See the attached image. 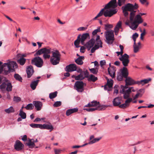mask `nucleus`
I'll list each match as a JSON object with an SVG mask.
<instances>
[{"instance_id":"nucleus-1","label":"nucleus","mask_w":154,"mask_h":154,"mask_svg":"<svg viewBox=\"0 0 154 154\" xmlns=\"http://www.w3.org/2000/svg\"><path fill=\"white\" fill-rule=\"evenodd\" d=\"M136 11H134L130 14L129 20L126 21L125 24L128 26L132 29L135 30L138 26L139 24L143 22L141 16L146 14L145 13H140L136 15Z\"/></svg>"},{"instance_id":"nucleus-2","label":"nucleus","mask_w":154,"mask_h":154,"mask_svg":"<svg viewBox=\"0 0 154 154\" xmlns=\"http://www.w3.org/2000/svg\"><path fill=\"white\" fill-rule=\"evenodd\" d=\"M51 53H52V56L50 58V61L51 63L53 65H56L59 63L60 60L61 55L58 50H54L51 48Z\"/></svg>"},{"instance_id":"nucleus-3","label":"nucleus","mask_w":154,"mask_h":154,"mask_svg":"<svg viewBox=\"0 0 154 154\" xmlns=\"http://www.w3.org/2000/svg\"><path fill=\"white\" fill-rule=\"evenodd\" d=\"M138 8V5L136 3L134 5L128 3L126 4L124 7H122V9L124 16L125 17H127L128 15V11L131 12L134 11V10H136Z\"/></svg>"},{"instance_id":"nucleus-4","label":"nucleus","mask_w":154,"mask_h":154,"mask_svg":"<svg viewBox=\"0 0 154 154\" xmlns=\"http://www.w3.org/2000/svg\"><path fill=\"white\" fill-rule=\"evenodd\" d=\"M3 66L5 67L7 66L8 68V70H6L5 68H4V71L5 75L11 72L14 71V69L18 67L16 62L13 61L4 63L3 64Z\"/></svg>"},{"instance_id":"nucleus-5","label":"nucleus","mask_w":154,"mask_h":154,"mask_svg":"<svg viewBox=\"0 0 154 154\" xmlns=\"http://www.w3.org/2000/svg\"><path fill=\"white\" fill-rule=\"evenodd\" d=\"M128 75V72L127 69L124 67L120 70V72L118 74L117 79L119 81L122 80L123 79H126Z\"/></svg>"},{"instance_id":"nucleus-6","label":"nucleus","mask_w":154,"mask_h":154,"mask_svg":"<svg viewBox=\"0 0 154 154\" xmlns=\"http://www.w3.org/2000/svg\"><path fill=\"white\" fill-rule=\"evenodd\" d=\"M122 90H121V93L123 94V97L124 99H126L130 97V94L131 92V89L133 88L132 87H130L128 89V87L125 85L124 86L122 85L121 86Z\"/></svg>"},{"instance_id":"nucleus-7","label":"nucleus","mask_w":154,"mask_h":154,"mask_svg":"<svg viewBox=\"0 0 154 154\" xmlns=\"http://www.w3.org/2000/svg\"><path fill=\"white\" fill-rule=\"evenodd\" d=\"M105 38L106 42L108 44H112L114 40V35L112 30L107 31L105 32Z\"/></svg>"},{"instance_id":"nucleus-8","label":"nucleus","mask_w":154,"mask_h":154,"mask_svg":"<svg viewBox=\"0 0 154 154\" xmlns=\"http://www.w3.org/2000/svg\"><path fill=\"white\" fill-rule=\"evenodd\" d=\"M31 63L38 67L41 68L43 65V61L40 57H36L32 60Z\"/></svg>"},{"instance_id":"nucleus-9","label":"nucleus","mask_w":154,"mask_h":154,"mask_svg":"<svg viewBox=\"0 0 154 154\" xmlns=\"http://www.w3.org/2000/svg\"><path fill=\"white\" fill-rule=\"evenodd\" d=\"M129 57L128 55L126 54H125L119 58L120 60L122 61V64L124 67L128 66L130 61Z\"/></svg>"},{"instance_id":"nucleus-10","label":"nucleus","mask_w":154,"mask_h":154,"mask_svg":"<svg viewBox=\"0 0 154 154\" xmlns=\"http://www.w3.org/2000/svg\"><path fill=\"white\" fill-rule=\"evenodd\" d=\"M117 11V9H107L104 11V15L105 17H110L116 14Z\"/></svg>"},{"instance_id":"nucleus-11","label":"nucleus","mask_w":154,"mask_h":154,"mask_svg":"<svg viewBox=\"0 0 154 154\" xmlns=\"http://www.w3.org/2000/svg\"><path fill=\"white\" fill-rule=\"evenodd\" d=\"M84 83L82 81H76L75 83L74 87L78 91L82 92L84 90Z\"/></svg>"},{"instance_id":"nucleus-12","label":"nucleus","mask_w":154,"mask_h":154,"mask_svg":"<svg viewBox=\"0 0 154 154\" xmlns=\"http://www.w3.org/2000/svg\"><path fill=\"white\" fill-rule=\"evenodd\" d=\"M117 6L116 0H111L105 6L104 8L107 9L112 8L115 9Z\"/></svg>"},{"instance_id":"nucleus-13","label":"nucleus","mask_w":154,"mask_h":154,"mask_svg":"<svg viewBox=\"0 0 154 154\" xmlns=\"http://www.w3.org/2000/svg\"><path fill=\"white\" fill-rule=\"evenodd\" d=\"M24 145L20 141L16 140L14 145V149L17 151H20L24 148Z\"/></svg>"},{"instance_id":"nucleus-14","label":"nucleus","mask_w":154,"mask_h":154,"mask_svg":"<svg viewBox=\"0 0 154 154\" xmlns=\"http://www.w3.org/2000/svg\"><path fill=\"white\" fill-rule=\"evenodd\" d=\"M76 65L75 64H71L65 67L66 71L69 72H72L77 70Z\"/></svg>"},{"instance_id":"nucleus-15","label":"nucleus","mask_w":154,"mask_h":154,"mask_svg":"<svg viewBox=\"0 0 154 154\" xmlns=\"http://www.w3.org/2000/svg\"><path fill=\"white\" fill-rule=\"evenodd\" d=\"M125 85H132L137 84V81H135L130 77H128L125 80Z\"/></svg>"},{"instance_id":"nucleus-16","label":"nucleus","mask_w":154,"mask_h":154,"mask_svg":"<svg viewBox=\"0 0 154 154\" xmlns=\"http://www.w3.org/2000/svg\"><path fill=\"white\" fill-rule=\"evenodd\" d=\"M32 103L37 111L41 110L43 105L41 102L38 101H34L32 102Z\"/></svg>"},{"instance_id":"nucleus-17","label":"nucleus","mask_w":154,"mask_h":154,"mask_svg":"<svg viewBox=\"0 0 154 154\" xmlns=\"http://www.w3.org/2000/svg\"><path fill=\"white\" fill-rule=\"evenodd\" d=\"M122 97H117L114 99L112 101L113 105L114 106H118L121 103Z\"/></svg>"},{"instance_id":"nucleus-18","label":"nucleus","mask_w":154,"mask_h":154,"mask_svg":"<svg viewBox=\"0 0 154 154\" xmlns=\"http://www.w3.org/2000/svg\"><path fill=\"white\" fill-rule=\"evenodd\" d=\"M95 40L94 38L91 39L85 45L84 44L88 50H89L90 49L92 48L94 44Z\"/></svg>"},{"instance_id":"nucleus-19","label":"nucleus","mask_w":154,"mask_h":154,"mask_svg":"<svg viewBox=\"0 0 154 154\" xmlns=\"http://www.w3.org/2000/svg\"><path fill=\"white\" fill-rule=\"evenodd\" d=\"M28 78L30 77L34 72L33 67L32 66H29L26 70Z\"/></svg>"},{"instance_id":"nucleus-20","label":"nucleus","mask_w":154,"mask_h":154,"mask_svg":"<svg viewBox=\"0 0 154 154\" xmlns=\"http://www.w3.org/2000/svg\"><path fill=\"white\" fill-rule=\"evenodd\" d=\"M80 38V42L82 45H84V42L87 38H89L90 37L89 34L88 33H85L81 35Z\"/></svg>"},{"instance_id":"nucleus-21","label":"nucleus","mask_w":154,"mask_h":154,"mask_svg":"<svg viewBox=\"0 0 154 154\" xmlns=\"http://www.w3.org/2000/svg\"><path fill=\"white\" fill-rule=\"evenodd\" d=\"M47 50H48V52H47L46 51L43 55V58L45 60L49 59L51 57V56L49 54L51 53V52H52L51 51V48L48 47Z\"/></svg>"},{"instance_id":"nucleus-22","label":"nucleus","mask_w":154,"mask_h":154,"mask_svg":"<svg viewBox=\"0 0 154 154\" xmlns=\"http://www.w3.org/2000/svg\"><path fill=\"white\" fill-rule=\"evenodd\" d=\"M109 74L112 78L115 77L116 70L113 67L108 68V69Z\"/></svg>"},{"instance_id":"nucleus-23","label":"nucleus","mask_w":154,"mask_h":154,"mask_svg":"<svg viewBox=\"0 0 154 154\" xmlns=\"http://www.w3.org/2000/svg\"><path fill=\"white\" fill-rule=\"evenodd\" d=\"M102 138V137H100L97 138H96L94 139L93 140L90 141L88 143H85L84 144L81 145V147H84V146L87 145L88 144H91L94 143L96 142L99 141L100 139H101Z\"/></svg>"},{"instance_id":"nucleus-24","label":"nucleus","mask_w":154,"mask_h":154,"mask_svg":"<svg viewBox=\"0 0 154 154\" xmlns=\"http://www.w3.org/2000/svg\"><path fill=\"white\" fill-rule=\"evenodd\" d=\"M95 45H96L97 47H99V48L102 47V42L100 40V36L99 35L97 36L96 39V44Z\"/></svg>"},{"instance_id":"nucleus-25","label":"nucleus","mask_w":154,"mask_h":154,"mask_svg":"<svg viewBox=\"0 0 154 154\" xmlns=\"http://www.w3.org/2000/svg\"><path fill=\"white\" fill-rule=\"evenodd\" d=\"M151 79L149 78L148 79H145L140 81H137V84L138 85H142L148 83L150 80Z\"/></svg>"},{"instance_id":"nucleus-26","label":"nucleus","mask_w":154,"mask_h":154,"mask_svg":"<svg viewBox=\"0 0 154 154\" xmlns=\"http://www.w3.org/2000/svg\"><path fill=\"white\" fill-rule=\"evenodd\" d=\"M78 110V109L77 108H74L68 109L66 112V115L67 116H68L71 114L77 112Z\"/></svg>"},{"instance_id":"nucleus-27","label":"nucleus","mask_w":154,"mask_h":154,"mask_svg":"<svg viewBox=\"0 0 154 154\" xmlns=\"http://www.w3.org/2000/svg\"><path fill=\"white\" fill-rule=\"evenodd\" d=\"M47 48L48 47L44 48L39 50L35 53L34 54V56H36L40 55L42 54H44L46 51L47 52H48V51H47L48 50H47Z\"/></svg>"},{"instance_id":"nucleus-28","label":"nucleus","mask_w":154,"mask_h":154,"mask_svg":"<svg viewBox=\"0 0 154 154\" xmlns=\"http://www.w3.org/2000/svg\"><path fill=\"white\" fill-rule=\"evenodd\" d=\"M85 57L83 56H79L76 60L75 62L78 64L82 65L83 64V62L82 61L84 59Z\"/></svg>"},{"instance_id":"nucleus-29","label":"nucleus","mask_w":154,"mask_h":154,"mask_svg":"<svg viewBox=\"0 0 154 154\" xmlns=\"http://www.w3.org/2000/svg\"><path fill=\"white\" fill-rule=\"evenodd\" d=\"M32 140L33 139H29L28 142L26 143V145L29 148H32L35 146V144L34 143Z\"/></svg>"},{"instance_id":"nucleus-30","label":"nucleus","mask_w":154,"mask_h":154,"mask_svg":"<svg viewBox=\"0 0 154 154\" xmlns=\"http://www.w3.org/2000/svg\"><path fill=\"white\" fill-rule=\"evenodd\" d=\"M41 129H47L48 130H53L54 128L53 126L51 125L47 124H41Z\"/></svg>"},{"instance_id":"nucleus-31","label":"nucleus","mask_w":154,"mask_h":154,"mask_svg":"<svg viewBox=\"0 0 154 154\" xmlns=\"http://www.w3.org/2000/svg\"><path fill=\"white\" fill-rule=\"evenodd\" d=\"M86 77L88 78V81L90 82H95L97 80V77L92 74L89 75V76H86Z\"/></svg>"},{"instance_id":"nucleus-32","label":"nucleus","mask_w":154,"mask_h":154,"mask_svg":"<svg viewBox=\"0 0 154 154\" xmlns=\"http://www.w3.org/2000/svg\"><path fill=\"white\" fill-rule=\"evenodd\" d=\"M39 81V80H37L36 81H33L31 83L30 85V86L33 90H34L35 89Z\"/></svg>"},{"instance_id":"nucleus-33","label":"nucleus","mask_w":154,"mask_h":154,"mask_svg":"<svg viewBox=\"0 0 154 154\" xmlns=\"http://www.w3.org/2000/svg\"><path fill=\"white\" fill-rule=\"evenodd\" d=\"M8 81L7 79L5 80V82H7V86L6 88V90L8 92L11 91L12 90V86L10 82H8Z\"/></svg>"},{"instance_id":"nucleus-34","label":"nucleus","mask_w":154,"mask_h":154,"mask_svg":"<svg viewBox=\"0 0 154 154\" xmlns=\"http://www.w3.org/2000/svg\"><path fill=\"white\" fill-rule=\"evenodd\" d=\"M81 36V34L79 35L77 37V39L76 40H75L74 42V45L77 48H78L80 47V46H79V44L80 43V42Z\"/></svg>"},{"instance_id":"nucleus-35","label":"nucleus","mask_w":154,"mask_h":154,"mask_svg":"<svg viewBox=\"0 0 154 154\" xmlns=\"http://www.w3.org/2000/svg\"><path fill=\"white\" fill-rule=\"evenodd\" d=\"M26 61V59L23 57H20L17 61V63L20 64V65L22 66H23L24 64Z\"/></svg>"},{"instance_id":"nucleus-36","label":"nucleus","mask_w":154,"mask_h":154,"mask_svg":"<svg viewBox=\"0 0 154 154\" xmlns=\"http://www.w3.org/2000/svg\"><path fill=\"white\" fill-rule=\"evenodd\" d=\"M113 82L112 80L110 81L108 80L107 85L104 86V89H106V88L107 87H108L109 88H112L113 85Z\"/></svg>"},{"instance_id":"nucleus-37","label":"nucleus","mask_w":154,"mask_h":154,"mask_svg":"<svg viewBox=\"0 0 154 154\" xmlns=\"http://www.w3.org/2000/svg\"><path fill=\"white\" fill-rule=\"evenodd\" d=\"M107 107V106L106 105H103L100 106L99 104L97 106L95 107V109H96V110H104Z\"/></svg>"},{"instance_id":"nucleus-38","label":"nucleus","mask_w":154,"mask_h":154,"mask_svg":"<svg viewBox=\"0 0 154 154\" xmlns=\"http://www.w3.org/2000/svg\"><path fill=\"white\" fill-rule=\"evenodd\" d=\"M85 77L82 73H80L79 75L76 76L75 79L76 80H82L85 78Z\"/></svg>"},{"instance_id":"nucleus-39","label":"nucleus","mask_w":154,"mask_h":154,"mask_svg":"<svg viewBox=\"0 0 154 154\" xmlns=\"http://www.w3.org/2000/svg\"><path fill=\"white\" fill-rule=\"evenodd\" d=\"M19 115L22 119H24L26 118V113L23 111L22 109L20 110Z\"/></svg>"},{"instance_id":"nucleus-40","label":"nucleus","mask_w":154,"mask_h":154,"mask_svg":"<svg viewBox=\"0 0 154 154\" xmlns=\"http://www.w3.org/2000/svg\"><path fill=\"white\" fill-rule=\"evenodd\" d=\"M5 111L7 113H10L14 112V110L12 106H11L9 108L5 109Z\"/></svg>"},{"instance_id":"nucleus-41","label":"nucleus","mask_w":154,"mask_h":154,"mask_svg":"<svg viewBox=\"0 0 154 154\" xmlns=\"http://www.w3.org/2000/svg\"><path fill=\"white\" fill-rule=\"evenodd\" d=\"M14 77L16 80L20 81V82H22V80L23 79L21 77V76L19 75L18 74H17V73L15 74L14 75Z\"/></svg>"},{"instance_id":"nucleus-42","label":"nucleus","mask_w":154,"mask_h":154,"mask_svg":"<svg viewBox=\"0 0 154 154\" xmlns=\"http://www.w3.org/2000/svg\"><path fill=\"white\" fill-rule=\"evenodd\" d=\"M57 91L50 93L49 94V97L51 99H53L57 96Z\"/></svg>"},{"instance_id":"nucleus-43","label":"nucleus","mask_w":154,"mask_h":154,"mask_svg":"<svg viewBox=\"0 0 154 154\" xmlns=\"http://www.w3.org/2000/svg\"><path fill=\"white\" fill-rule=\"evenodd\" d=\"M24 108L27 110H31L34 108V106L32 103H29L25 106Z\"/></svg>"},{"instance_id":"nucleus-44","label":"nucleus","mask_w":154,"mask_h":154,"mask_svg":"<svg viewBox=\"0 0 154 154\" xmlns=\"http://www.w3.org/2000/svg\"><path fill=\"white\" fill-rule=\"evenodd\" d=\"M30 126L32 128H39L41 129V124H35L32 123L30 125Z\"/></svg>"},{"instance_id":"nucleus-45","label":"nucleus","mask_w":154,"mask_h":154,"mask_svg":"<svg viewBox=\"0 0 154 154\" xmlns=\"http://www.w3.org/2000/svg\"><path fill=\"white\" fill-rule=\"evenodd\" d=\"M122 26V22L121 21H119L118 22L116 26L114 29H116L117 30H119V29L121 28Z\"/></svg>"},{"instance_id":"nucleus-46","label":"nucleus","mask_w":154,"mask_h":154,"mask_svg":"<svg viewBox=\"0 0 154 154\" xmlns=\"http://www.w3.org/2000/svg\"><path fill=\"white\" fill-rule=\"evenodd\" d=\"M7 84L5 82L3 83L1 85H0V89L3 91L5 90L6 88Z\"/></svg>"},{"instance_id":"nucleus-47","label":"nucleus","mask_w":154,"mask_h":154,"mask_svg":"<svg viewBox=\"0 0 154 154\" xmlns=\"http://www.w3.org/2000/svg\"><path fill=\"white\" fill-rule=\"evenodd\" d=\"M140 48L138 46L136 45H134V51L135 53H136L139 51Z\"/></svg>"},{"instance_id":"nucleus-48","label":"nucleus","mask_w":154,"mask_h":154,"mask_svg":"<svg viewBox=\"0 0 154 154\" xmlns=\"http://www.w3.org/2000/svg\"><path fill=\"white\" fill-rule=\"evenodd\" d=\"M61 105V102L60 101H57L55 102L53 104V106L54 107H57L60 106Z\"/></svg>"},{"instance_id":"nucleus-49","label":"nucleus","mask_w":154,"mask_h":154,"mask_svg":"<svg viewBox=\"0 0 154 154\" xmlns=\"http://www.w3.org/2000/svg\"><path fill=\"white\" fill-rule=\"evenodd\" d=\"M91 106H97L98 105L100 104L99 102H97V101H93L91 102Z\"/></svg>"},{"instance_id":"nucleus-50","label":"nucleus","mask_w":154,"mask_h":154,"mask_svg":"<svg viewBox=\"0 0 154 154\" xmlns=\"http://www.w3.org/2000/svg\"><path fill=\"white\" fill-rule=\"evenodd\" d=\"M128 106H129L128 105L126 104L125 103L122 104H120L119 106V107L120 108L123 109H125Z\"/></svg>"},{"instance_id":"nucleus-51","label":"nucleus","mask_w":154,"mask_h":154,"mask_svg":"<svg viewBox=\"0 0 154 154\" xmlns=\"http://www.w3.org/2000/svg\"><path fill=\"white\" fill-rule=\"evenodd\" d=\"M118 5L120 6L125 4L126 0H118Z\"/></svg>"},{"instance_id":"nucleus-52","label":"nucleus","mask_w":154,"mask_h":154,"mask_svg":"<svg viewBox=\"0 0 154 154\" xmlns=\"http://www.w3.org/2000/svg\"><path fill=\"white\" fill-rule=\"evenodd\" d=\"M113 27V26L110 24H105V29L106 30H108L109 29L112 28Z\"/></svg>"},{"instance_id":"nucleus-53","label":"nucleus","mask_w":154,"mask_h":154,"mask_svg":"<svg viewBox=\"0 0 154 154\" xmlns=\"http://www.w3.org/2000/svg\"><path fill=\"white\" fill-rule=\"evenodd\" d=\"M125 101V103L127 104L128 106L129 105V103L132 101L133 99L131 98L128 97Z\"/></svg>"},{"instance_id":"nucleus-54","label":"nucleus","mask_w":154,"mask_h":154,"mask_svg":"<svg viewBox=\"0 0 154 154\" xmlns=\"http://www.w3.org/2000/svg\"><path fill=\"white\" fill-rule=\"evenodd\" d=\"M21 100V98L18 97L14 96L13 98L14 101L16 102H20Z\"/></svg>"},{"instance_id":"nucleus-55","label":"nucleus","mask_w":154,"mask_h":154,"mask_svg":"<svg viewBox=\"0 0 154 154\" xmlns=\"http://www.w3.org/2000/svg\"><path fill=\"white\" fill-rule=\"evenodd\" d=\"M99 48V47H97L96 45H94V47H92V48L91 50V52L92 53H94L95 50Z\"/></svg>"},{"instance_id":"nucleus-56","label":"nucleus","mask_w":154,"mask_h":154,"mask_svg":"<svg viewBox=\"0 0 154 154\" xmlns=\"http://www.w3.org/2000/svg\"><path fill=\"white\" fill-rule=\"evenodd\" d=\"M140 2L142 5H144L145 3V5L147 6L149 5V2L147 0H139Z\"/></svg>"},{"instance_id":"nucleus-57","label":"nucleus","mask_w":154,"mask_h":154,"mask_svg":"<svg viewBox=\"0 0 154 154\" xmlns=\"http://www.w3.org/2000/svg\"><path fill=\"white\" fill-rule=\"evenodd\" d=\"M106 9L104 8L102 9L99 12V13L97 15L99 17L101 16L103 14L104 15V9Z\"/></svg>"},{"instance_id":"nucleus-58","label":"nucleus","mask_w":154,"mask_h":154,"mask_svg":"<svg viewBox=\"0 0 154 154\" xmlns=\"http://www.w3.org/2000/svg\"><path fill=\"white\" fill-rule=\"evenodd\" d=\"M84 110H86L88 112H92L96 110L95 108H85L84 109Z\"/></svg>"},{"instance_id":"nucleus-59","label":"nucleus","mask_w":154,"mask_h":154,"mask_svg":"<svg viewBox=\"0 0 154 154\" xmlns=\"http://www.w3.org/2000/svg\"><path fill=\"white\" fill-rule=\"evenodd\" d=\"M89 70L92 73L94 74H97L98 72L97 70H96L94 68L89 69Z\"/></svg>"},{"instance_id":"nucleus-60","label":"nucleus","mask_w":154,"mask_h":154,"mask_svg":"<svg viewBox=\"0 0 154 154\" xmlns=\"http://www.w3.org/2000/svg\"><path fill=\"white\" fill-rule=\"evenodd\" d=\"M100 29L98 28L97 29L94 30L92 32V34L93 35H96L97 32H100Z\"/></svg>"},{"instance_id":"nucleus-61","label":"nucleus","mask_w":154,"mask_h":154,"mask_svg":"<svg viewBox=\"0 0 154 154\" xmlns=\"http://www.w3.org/2000/svg\"><path fill=\"white\" fill-rule=\"evenodd\" d=\"M55 154H59L62 151L60 149H54Z\"/></svg>"},{"instance_id":"nucleus-62","label":"nucleus","mask_w":154,"mask_h":154,"mask_svg":"<svg viewBox=\"0 0 154 154\" xmlns=\"http://www.w3.org/2000/svg\"><path fill=\"white\" fill-rule=\"evenodd\" d=\"M21 139L24 142L26 141L27 140V135H23V136H21Z\"/></svg>"},{"instance_id":"nucleus-63","label":"nucleus","mask_w":154,"mask_h":154,"mask_svg":"<svg viewBox=\"0 0 154 154\" xmlns=\"http://www.w3.org/2000/svg\"><path fill=\"white\" fill-rule=\"evenodd\" d=\"M106 63V61L104 60H101L100 61V64L101 66L102 67L105 65Z\"/></svg>"},{"instance_id":"nucleus-64","label":"nucleus","mask_w":154,"mask_h":154,"mask_svg":"<svg viewBox=\"0 0 154 154\" xmlns=\"http://www.w3.org/2000/svg\"><path fill=\"white\" fill-rule=\"evenodd\" d=\"M138 36V34L136 32L132 35V38L136 39V38H137Z\"/></svg>"}]
</instances>
